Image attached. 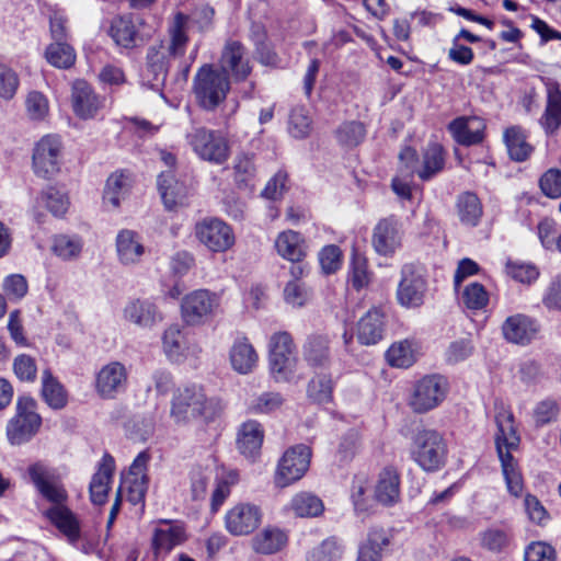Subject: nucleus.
Returning <instances> with one entry per match:
<instances>
[{
  "label": "nucleus",
  "instance_id": "nucleus-1",
  "mask_svg": "<svg viewBox=\"0 0 561 561\" xmlns=\"http://www.w3.org/2000/svg\"><path fill=\"white\" fill-rule=\"evenodd\" d=\"M187 21L185 13L176 12L168 27L169 42L160 39L147 48L145 71L152 88H159L164 83L171 59L185 54L190 41Z\"/></svg>",
  "mask_w": 561,
  "mask_h": 561
},
{
  "label": "nucleus",
  "instance_id": "nucleus-2",
  "mask_svg": "<svg viewBox=\"0 0 561 561\" xmlns=\"http://www.w3.org/2000/svg\"><path fill=\"white\" fill-rule=\"evenodd\" d=\"M497 432L495 447L501 461L502 471L508 492L519 496L524 489L523 478L512 451L519 446L520 437L517 433L512 412L502 410L495 415Z\"/></svg>",
  "mask_w": 561,
  "mask_h": 561
},
{
  "label": "nucleus",
  "instance_id": "nucleus-3",
  "mask_svg": "<svg viewBox=\"0 0 561 561\" xmlns=\"http://www.w3.org/2000/svg\"><path fill=\"white\" fill-rule=\"evenodd\" d=\"M218 412V401L208 398L202 386L186 385L173 393L170 413L176 423H187L197 419L211 421Z\"/></svg>",
  "mask_w": 561,
  "mask_h": 561
},
{
  "label": "nucleus",
  "instance_id": "nucleus-4",
  "mask_svg": "<svg viewBox=\"0 0 561 561\" xmlns=\"http://www.w3.org/2000/svg\"><path fill=\"white\" fill-rule=\"evenodd\" d=\"M230 89L229 78L211 65L202 66L193 80V93L197 104L206 111H215Z\"/></svg>",
  "mask_w": 561,
  "mask_h": 561
},
{
  "label": "nucleus",
  "instance_id": "nucleus-5",
  "mask_svg": "<svg viewBox=\"0 0 561 561\" xmlns=\"http://www.w3.org/2000/svg\"><path fill=\"white\" fill-rule=\"evenodd\" d=\"M412 459L427 472H434L444 467L447 457V444L436 430H417L411 444Z\"/></svg>",
  "mask_w": 561,
  "mask_h": 561
},
{
  "label": "nucleus",
  "instance_id": "nucleus-6",
  "mask_svg": "<svg viewBox=\"0 0 561 561\" xmlns=\"http://www.w3.org/2000/svg\"><path fill=\"white\" fill-rule=\"evenodd\" d=\"M298 358L291 335L286 331L275 332L268 342V365L277 382L290 381L296 373Z\"/></svg>",
  "mask_w": 561,
  "mask_h": 561
},
{
  "label": "nucleus",
  "instance_id": "nucleus-7",
  "mask_svg": "<svg viewBox=\"0 0 561 561\" xmlns=\"http://www.w3.org/2000/svg\"><path fill=\"white\" fill-rule=\"evenodd\" d=\"M42 417L37 413V402L30 396H20L16 400L15 415L7 425V436L12 445L28 442L38 432Z\"/></svg>",
  "mask_w": 561,
  "mask_h": 561
},
{
  "label": "nucleus",
  "instance_id": "nucleus-8",
  "mask_svg": "<svg viewBox=\"0 0 561 561\" xmlns=\"http://www.w3.org/2000/svg\"><path fill=\"white\" fill-rule=\"evenodd\" d=\"M194 236L207 250L222 253L230 250L236 242L233 229L222 219L206 217L194 226Z\"/></svg>",
  "mask_w": 561,
  "mask_h": 561
},
{
  "label": "nucleus",
  "instance_id": "nucleus-9",
  "mask_svg": "<svg viewBox=\"0 0 561 561\" xmlns=\"http://www.w3.org/2000/svg\"><path fill=\"white\" fill-rule=\"evenodd\" d=\"M194 152L203 160L221 164L229 157V145L224 136L205 127H195L186 135Z\"/></svg>",
  "mask_w": 561,
  "mask_h": 561
},
{
  "label": "nucleus",
  "instance_id": "nucleus-10",
  "mask_svg": "<svg viewBox=\"0 0 561 561\" xmlns=\"http://www.w3.org/2000/svg\"><path fill=\"white\" fill-rule=\"evenodd\" d=\"M62 142L57 135H46L34 146L32 167L34 173L43 179H50L60 171Z\"/></svg>",
  "mask_w": 561,
  "mask_h": 561
},
{
  "label": "nucleus",
  "instance_id": "nucleus-11",
  "mask_svg": "<svg viewBox=\"0 0 561 561\" xmlns=\"http://www.w3.org/2000/svg\"><path fill=\"white\" fill-rule=\"evenodd\" d=\"M310 458L311 449L304 444L287 449L278 461L275 484L285 488L300 480L309 469Z\"/></svg>",
  "mask_w": 561,
  "mask_h": 561
},
{
  "label": "nucleus",
  "instance_id": "nucleus-12",
  "mask_svg": "<svg viewBox=\"0 0 561 561\" xmlns=\"http://www.w3.org/2000/svg\"><path fill=\"white\" fill-rule=\"evenodd\" d=\"M427 291V282L422 267L405 264L401 268V280L397 289L399 304L407 308H416L423 305Z\"/></svg>",
  "mask_w": 561,
  "mask_h": 561
},
{
  "label": "nucleus",
  "instance_id": "nucleus-13",
  "mask_svg": "<svg viewBox=\"0 0 561 561\" xmlns=\"http://www.w3.org/2000/svg\"><path fill=\"white\" fill-rule=\"evenodd\" d=\"M27 472L38 493L51 505L67 502L68 493L56 469L36 462L28 467Z\"/></svg>",
  "mask_w": 561,
  "mask_h": 561
},
{
  "label": "nucleus",
  "instance_id": "nucleus-14",
  "mask_svg": "<svg viewBox=\"0 0 561 561\" xmlns=\"http://www.w3.org/2000/svg\"><path fill=\"white\" fill-rule=\"evenodd\" d=\"M404 230L394 215L380 219L373 229L371 245L379 255L391 257L402 247Z\"/></svg>",
  "mask_w": 561,
  "mask_h": 561
},
{
  "label": "nucleus",
  "instance_id": "nucleus-15",
  "mask_svg": "<svg viewBox=\"0 0 561 561\" xmlns=\"http://www.w3.org/2000/svg\"><path fill=\"white\" fill-rule=\"evenodd\" d=\"M219 306L218 297L207 289H197L182 299L181 313L188 325L205 323Z\"/></svg>",
  "mask_w": 561,
  "mask_h": 561
},
{
  "label": "nucleus",
  "instance_id": "nucleus-16",
  "mask_svg": "<svg viewBox=\"0 0 561 561\" xmlns=\"http://www.w3.org/2000/svg\"><path fill=\"white\" fill-rule=\"evenodd\" d=\"M446 396V382L442 376H425L416 382L409 401L415 413H425L436 408Z\"/></svg>",
  "mask_w": 561,
  "mask_h": 561
},
{
  "label": "nucleus",
  "instance_id": "nucleus-17",
  "mask_svg": "<svg viewBox=\"0 0 561 561\" xmlns=\"http://www.w3.org/2000/svg\"><path fill=\"white\" fill-rule=\"evenodd\" d=\"M145 20L131 13L114 16L107 31L115 45L122 49H134L145 42L140 27Z\"/></svg>",
  "mask_w": 561,
  "mask_h": 561
},
{
  "label": "nucleus",
  "instance_id": "nucleus-18",
  "mask_svg": "<svg viewBox=\"0 0 561 561\" xmlns=\"http://www.w3.org/2000/svg\"><path fill=\"white\" fill-rule=\"evenodd\" d=\"M127 386L128 370L121 362H110L96 374L95 390L102 399H115L126 391Z\"/></svg>",
  "mask_w": 561,
  "mask_h": 561
},
{
  "label": "nucleus",
  "instance_id": "nucleus-19",
  "mask_svg": "<svg viewBox=\"0 0 561 561\" xmlns=\"http://www.w3.org/2000/svg\"><path fill=\"white\" fill-rule=\"evenodd\" d=\"M301 355L312 371L330 370L334 362L331 340L325 334L308 335L301 346Z\"/></svg>",
  "mask_w": 561,
  "mask_h": 561
},
{
  "label": "nucleus",
  "instance_id": "nucleus-20",
  "mask_svg": "<svg viewBox=\"0 0 561 561\" xmlns=\"http://www.w3.org/2000/svg\"><path fill=\"white\" fill-rule=\"evenodd\" d=\"M150 460L148 451H141L133 461L128 474L123 478V482L118 492L123 489L127 490V500L133 505L144 503L148 488L147 467Z\"/></svg>",
  "mask_w": 561,
  "mask_h": 561
},
{
  "label": "nucleus",
  "instance_id": "nucleus-21",
  "mask_svg": "<svg viewBox=\"0 0 561 561\" xmlns=\"http://www.w3.org/2000/svg\"><path fill=\"white\" fill-rule=\"evenodd\" d=\"M261 518L262 513L256 505L239 503L227 512L225 523L231 535L245 536L259 527Z\"/></svg>",
  "mask_w": 561,
  "mask_h": 561
},
{
  "label": "nucleus",
  "instance_id": "nucleus-22",
  "mask_svg": "<svg viewBox=\"0 0 561 561\" xmlns=\"http://www.w3.org/2000/svg\"><path fill=\"white\" fill-rule=\"evenodd\" d=\"M165 355L173 362H181L186 357H198L202 347L193 342L178 325L168 328L162 336Z\"/></svg>",
  "mask_w": 561,
  "mask_h": 561
},
{
  "label": "nucleus",
  "instance_id": "nucleus-23",
  "mask_svg": "<svg viewBox=\"0 0 561 561\" xmlns=\"http://www.w3.org/2000/svg\"><path fill=\"white\" fill-rule=\"evenodd\" d=\"M546 87L547 100L542 115L538 123L546 135H554L561 127V89L552 79L541 78Z\"/></svg>",
  "mask_w": 561,
  "mask_h": 561
},
{
  "label": "nucleus",
  "instance_id": "nucleus-24",
  "mask_svg": "<svg viewBox=\"0 0 561 561\" xmlns=\"http://www.w3.org/2000/svg\"><path fill=\"white\" fill-rule=\"evenodd\" d=\"M220 72L229 73L237 81L244 80L251 72L249 60L245 58V48L238 41H228L220 58Z\"/></svg>",
  "mask_w": 561,
  "mask_h": 561
},
{
  "label": "nucleus",
  "instance_id": "nucleus-25",
  "mask_svg": "<svg viewBox=\"0 0 561 561\" xmlns=\"http://www.w3.org/2000/svg\"><path fill=\"white\" fill-rule=\"evenodd\" d=\"M448 130L457 144L469 147L482 142L485 122L478 116H461L449 123Z\"/></svg>",
  "mask_w": 561,
  "mask_h": 561
},
{
  "label": "nucleus",
  "instance_id": "nucleus-26",
  "mask_svg": "<svg viewBox=\"0 0 561 561\" xmlns=\"http://www.w3.org/2000/svg\"><path fill=\"white\" fill-rule=\"evenodd\" d=\"M126 321L144 329H150L162 321V313L154 302L149 299H133L126 304L123 310Z\"/></svg>",
  "mask_w": 561,
  "mask_h": 561
},
{
  "label": "nucleus",
  "instance_id": "nucleus-27",
  "mask_svg": "<svg viewBox=\"0 0 561 561\" xmlns=\"http://www.w3.org/2000/svg\"><path fill=\"white\" fill-rule=\"evenodd\" d=\"M104 100L99 96L85 81H76L72 87V105L75 113L83 118H92L103 106Z\"/></svg>",
  "mask_w": 561,
  "mask_h": 561
},
{
  "label": "nucleus",
  "instance_id": "nucleus-28",
  "mask_svg": "<svg viewBox=\"0 0 561 561\" xmlns=\"http://www.w3.org/2000/svg\"><path fill=\"white\" fill-rule=\"evenodd\" d=\"M157 184L163 205L168 210H174L184 204L187 197V187L175 179L171 169L159 174Z\"/></svg>",
  "mask_w": 561,
  "mask_h": 561
},
{
  "label": "nucleus",
  "instance_id": "nucleus-29",
  "mask_svg": "<svg viewBox=\"0 0 561 561\" xmlns=\"http://www.w3.org/2000/svg\"><path fill=\"white\" fill-rule=\"evenodd\" d=\"M537 331L536 322L520 313L508 317L502 325L504 339L520 345L528 344L535 337Z\"/></svg>",
  "mask_w": 561,
  "mask_h": 561
},
{
  "label": "nucleus",
  "instance_id": "nucleus-30",
  "mask_svg": "<svg viewBox=\"0 0 561 561\" xmlns=\"http://www.w3.org/2000/svg\"><path fill=\"white\" fill-rule=\"evenodd\" d=\"M44 515L49 522L67 537L70 542H76L80 538V524L77 516L70 508L64 504L51 505Z\"/></svg>",
  "mask_w": 561,
  "mask_h": 561
},
{
  "label": "nucleus",
  "instance_id": "nucleus-31",
  "mask_svg": "<svg viewBox=\"0 0 561 561\" xmlns=\"http://www.w3.org/2000/svg\"><path fill=\"white\" fill-rule=\"evenodd\" d=\"M264 432L262 425L253 420L244 422L238 432L237 447L249 459L254 460L261 451Z\"/></svg>",
  "mask_w": 561,
  "mask_h": 561
},
{
  "label": "nucleus",
  "instance_id": "nucleus-32",
  "mask_svg": "<svg viewBox=\"0 0 561 561\" xmlns=\"http://www.w3.org/2000/svg\"><path fill=\"white\" fill-rule=\"evenodd\" d=\"M229 359L233 370L247 375L256 367L259 355L247 337H239L230 348Z\"/></svg>",
  "mask_w": 561,
  "mask_h": 561
},
{
  "label": "nucleus",
  "instance_id": "nucleus-33",
  "mask_svg": "<svg viewBox=\"0 0 561 561\" xmlns=\"http://www.w3.org/2000/svg\"><path fill=\"white\" fill-rule=\"evenodd\" d=\"M391 534L381 527H371L367 539L358 548L356 561H381L382 552L391 542Z\"/></svg>",
  "mask_w": 561,
  "mask_h": 561
},
{
  "label": "nucleus",
  "instance_id": "nucleus-34",
  "mask_svg": "<svg viewBox=\"0 0 561 561\" xmlns=\"http://www.w3.org/2000/svg\"><path fill=\"white\" fill-rule=\"evenodd\" d=\"M356 336L363 345H374L382 339L383 314L379 309L371 308L359 319Z\"/></svg>",
  "mask_w": 561,
  "mask_h": 561
},
{
  "label": "nucleus",
  "instance_id": "nucleus-35",
  "mask_svg": "<svg viewBox=\"0 0 561 561\" xmlns=\"http://www.w3.org/2000/svg\"><path fill=\"white\" fill-rule=\"evenodd\" d=\"M375 499L385 506H391L399 501L400 476L397 469L386 467L381 470L375 488Z\"/></svg>",
  "mask_w": 561,
  "mask_h": 561
},
{
  "label": "nucleus",
  "instance_id": "nucleus-36",
  "mask_svg": "<svg viewBox=\"0 0 561 561\" xmlns=\"http://www.w3.org/2000/svg\"><path fill=\"white\" fill-rule=\"evenodd\" d=\"M503 140L508 157L515 162L526 161L534 151V147L527 141L526 130L518 125L507 127Z\"/></svg>",
  "mask_w": 561,
  "mask_h": 561
},
{
  "label": "nucleus",
  "instance_id": "nucleus-37",
  "mask_svg": "<svg viewBox=\"0 0 561 561\" xmlns=\"http://www.w3.org/2000/svg\"><path fill=\"white\" fill-rule=\"evenodd\" d=\"M116 251L121 263L128 265L140 261L145 247L137 232L124 229L116 237Z\"/></svg>",
  "mask_w": 561,
  "mask_h": 561
},
{
  "label": "nucleus",
  "instance_id": "nucleus-38",
  "mask_svg": "<svg viewBox=\"0 0 561 561\" xmlns=\"http://www.w3.org/2000/svg\"><path fill=\"white\" fill-rule=\"evenodd\" d=\"M113 469V458L105 455L98 472L93 474L90 482V499L93 504L102 505L106 502Z\"/></svg>",
  "mask_w": 561,
  "mask_h": 561
},
{
  "label": "nucleus",
  "instance_id": "nucleus-39",
  "mask_svg": "<svg viewBox=\"0 0 561 561\" xmlns=\"http://www.w3.org/2000/svg\"><path fill=\"white\" fill-rule=\"evenodd\" d=\"M184 540L185 531L182 526L164 522L163 526L154 529L152 548L156 554L168 553Z\"/></svg>",
  "mask_w": 561,
  "mask_h": 561
},
{
  "label": "nucleus",
  "instance_id": "nucleus-40",
  "mask_svg": "<svg viewBox=\"0 0 561 561\" xmlns=\"http://www.w3.org/2000/svg\"><path fill=\"white\" fill-rule=\"evenodd\" d=\"M288 541L286 533L278 528L266 527L251 540L252 549L260 554H274L280 551Z\"/></svg>",
  "mask_w": 561,
  "mask_h": 561
},
{
  "label": "nucleus",
  "instance_id": "nucleus-41",
  "mask_svg": "<svg viewBox=\"0 0 561 561\" xmlns=\"http://www.w3.org/2000/svg\"><path fill=\"white\" fill-rule=\"evenodd\" d=\"M277 253L290 262H300L306 256V248L300 233L287 230L275 241Z\"/></svg>",
  "mask_w": 561,
  "mask_h": 561
},
{
  "label": "nucleus",
  "instance_id": "nucleus-42",
  "mask_svg": "<svg viewBox=\"0 0 561 561\" xmlns=\"http://www.w3.org/2000/svg\"><path fill=\"white\" fill-rule=\"evenodd\" d=\"M307 385L308 398L318 403L324 404L332 400L334 381L330 370H317Z\"/></svg>",
  "mask_w": 561,
  "mask_h": 561
},
{
  "label": "nucleus",
  "instance_id": "nucleus-43",
  "mask_svg": "<svg viewBox=\"0 0 561 561\" xmlns=\"http://www.w3.org/2000/svg\"><path fill=\"white\" fill-rule=\"evenodd\" d=\"M42 398L53 410H61L67 405L68 394L64 386L53 376L49 369L42 374Z\"/></svg>",
  "mask_w": 561,
  "mask_h": 561
},
{
  "label": "nucleus",
  "instance_id": "nucleus-44",
  "mask_svg": "<svg viewBox=\"0 0 561 561\" xmlns=\"http://www.w3.org/2000/svg\"><path fill=\"white\" fill-rule=\"evenodd\" d=\"M457 215L460 222L468 227H476L479 225L483 214L480 199L474 193L465 192L457 198Z\"/></svg>",
  "mask_w": 561,
  "mask_h": 561
},
{
  "label": "nucleus",
  "instance_id": "nucleus-45",
  "mask_svg": "<svg viewBox=\"0 0 561 561\" xmlns=\"http://www.w3.org/2000/svg\"><path fill=\"white\" fill-rule=\"evenodd\" d=\"M444 163L445 159L443 147L436 142L428 144L424 150L423 163L417 171V175L423 181H427L443 170Z\"/></svg>",
  "mask_w": 561,
  "mask_h": 561
},
{
  "label": "nucleus",
  "instance_id": "nucleus-46",
  "mask_svg": "<svg viewBox=\"0 0 561 561\" xmlns=\"http://www.w3.org/2000/svg\"><path fill=\"white\" fill-rule=\"evenodd\" d=\"M256 170L253 163V158L249 154H238L233 163V178L239 188L254 187Z\"/></svg>",
  "mask_w": 561,
  "mask_h": 561
},
{
  "label": "nucleus",
  "instance_id": "nucleus-47",
  "mask_svg": "<svg viewBox=\"0 0 561 561\" xmlns=\"http://www.w3.org/2000/svg\"><path fill=\"white\" fill-rule=\"evenodd\" d=\"M290 508L299 517H314L323 512L324 506L317 495L300 492L291 499Z\"/></svg>",
  "mask_w": 561,
  "mask_h": 561
},
{
  "label": "nucleus",
  "instance_id": "nucleus-48",
  "mask_svg": "<svg viewBox=\"0 0 561 561\" xmlns=\"http://www.w3.org/2000/svg\"><path fill=\"white\" fill-rule=\"evenodd\" d=\"M47 61L61 69L70 68L76 61L75 49L67 42H54L46 48Z\"/></svg>",
  "mask_w": 561,
  "mask_h": 561
},
{
  "label": "nucleus",
  "instance_id": "nucleus-49",
  "mask_svg": "<svg viewBox=\"0 0 561 561\" xmlns=\"http://www.w3.org/2000/svg\"><path fill=\"white\" fill-rule=\"evenodd\" d=\"M386 356L391 366L399 368H408L415 362L412 343L407 340L392 344L387 351Z\"/></svg>",
  "mask_w": 561,
  "mask_h": 561
},
{
  "label": "nucleus",
  "instance_id": "nucleus-50",
  "mask_svg": "<svg viewBox=\"0 0 561 561\" xmlns=\"http://www.w3.org/2000/svg\"><path fill=\"white\" fill-rule=\"evenodd\" d=\"M127 190L128 176L123 172H115L106 181L103 198L113 207H118L121 198L124 197Z\"/></svg>",
  "mask_w": 561,
  "mask_h": 561
},
{
  "label": "nucleus",
  "instance_id": "nucleus-51",
  "mask_svg": "<svg viewBox=\"0 0 561 561\" xmlns=\"http://www.w3.org/2000/svg\"><path fill=\"white\" fill-rule=\"evenodd\" d=\"M511 541V534L503 528L491 527L480 533V543L488 551L497 553L503 551Z\"/></svg>",
  "mask_w": 561,
  "mask_h": 561
},
{
  "label": "nucleus",
  "instance_id": "nucleus-52",
  "mask_svg": "<svg viewBox=\"0 0 561 561\" xmlns=\"http://www.w3.org/2000/svg\"><path fill=\"white\" fill-rule=\"evenodd\" d=\"M461 301L470 310H481L489 302V293L482 284L472 282L465 286Z\"/></svg>",
  "mask_w": 561,
  "mask_h": 561
},
{
  "label": "nucleus",
  "instance_id": "nucleus-53",
  "mask_svg": "<svg viewBox=\"0 0 561 561\" xmlns=\"http://www.w3.org/2000/svg\"><path fill=\"white\" fill-rule=\"evenodd\" d=\"M82 245L79 237L60 234L54 239L53 251L62 260H72L79 256Z\"/></svg>",
  "mask_w": 561,
  "mask_h": 561
},
{
  "label": "nucleus",
  "instance_id": "nucleus-54",
  "mask_svg": "<svg viewBox=\"0 0 561 561\" xmlns=\"http://www.w3.org/2000/svg\"><path fill=\"white\" fill-rule=\"evenodd\" d=\"M342 554L343 548L339 541L335 538H328L308 552L307 561H336Z\"/></svg>",
  "mask_w": 561,
  "mask_h": 561
},
{
  "label": "nucleus",
  "instance_id": "nucleus-55",
  "mask_svg": "<svg viewBox=\"0 0 561 561\" xmlns=\"http://www.w3.org/2000/svg\"><path fill=\"white\" fill-rule=\"evenodd\" d=\"M25 110L32 121H43L48 115L49 103L46 95L39 91H31L25 99Z\"/></svg>",
  "mask_w": 561,
  "mask_h": 561
},
{
  "label": "nucleus",
  "instance_id": "nucleus-56",
  "mask_svg": "<svg viewBox=\"0 0 561 561\" xmlns=\"http://www.w3.org/2000/svg\"><path fill=\"white\" fill-rule=\"evenodd\" d=\"M288 130L295 138H305L311 131V118L304 107L291 110L288 122Z\"/></svg>",
  "mask_w": 561,
  "mask_h": 561
},
{
  "label": "nucleus",
  "instance_id": "nucleus-57",
  "mask_svg": "<svg viewBox=\"0 0 561 561\" xmlns=\"http://www.w3.org/2000/svg\"><path fill=\"white\" fill-rule=\"evenodd\" d=\"M20 85L19 75L14 69L0 62V99L9 101L14 98Z\"/></svg>",
  "mask_w": 561,
  "mask_h": 561
},
{
  "label": "nucleus",
  "instance_id": "nucleus-58",
  "mask_svg": "<svg viewBox=\"0 0 561 561\" xmlns=\"http://www.w3.org/2000/svg\"><path fill=\"white\" fill-rule=\"evenodd\" d=\"M336 137L344 146H357L365 137V127L359 122H346L336 130Z\"/></svg>",
  "mask_w": 561,
  "mask_h": 561
},
{
  "label": "nucleus",
  "instance_id": "nucleus-59",
  "mask_svg": "<svg viewBox=\"0 0 561 561\" xmlns=\"http://www.w3.org/2000/svg\"><path fill=\"white\" fill-rule=\"evenodd\" d=\"M284 403V399L278 392H264L253 399L249 404V411L254 414L271 413L279 409Z\"/></svg>",
  "mask_w": 561,
  "mask_h": 561
},
{
  "label": "nucleus",
  "instance_id": "nucleus-60",
  "mask_svg": "<svg viewBox=\"0 0 561 561\" xmlns=\"http://www.w3.org/2000/svg\"><path fill=\"white\" fill-rule=\"evenodd\" d=\"M42 199L54 216H62L68 210V196L55 187H48L43 192Z\"/></svg>",
  "mask_w": 561,
  "mask_h": 561
},
{
  "label": "nucleus",
  "instance_id": "nucleus-61",
  "mask_svg": "<svg viewBox=\"0 0 561 561\" xmlns=\"http://www.w3.org/2000/svg\"><path fill=\"white\" fill-rule=\"evenodd\" d=\"M2 289L5 298L19 301L27 294V280L21 274H11L3 279Z\"/></svg>",
  "mask_w": 561,
  "mask_h": 561
},
{
  "label": "nucleus",
  "instance_id": "nucleus-62",
  "mask_svg": "<svg viewBox=\"0 0 561 561\" xmlns=\"http://www.w3.org/2000/svg\"><path fill=\"white\" fill-rule=\"evenodd\" d=\"M473 351L474 346L471 340L460 339L449 344L445 352V359L448 364H457L470 357Z\"/></svg>",
  "mask_w": 561,
  "mask_h": 561
},
{
  "label": "nucleus",
  "instance_id": "nucleus-63",
  "mask_svg": "<svg viewBox=\"0 0 561 561\" xmlns=\"http://www.w3.org/2000/svg\"><path fill=\"white\" fill-rule=\"evenodd\" d=\"M554 548L543 541L530 542L525 549L524 561H556Z\"/></svg>",
  "mask_w": 561,
  "mask_h": 561
},
{
  "label": "nucleus",
  "instance_id": "nucleus-64",
  "mask_svg": "<svg viewBox=\"0 0 561 561\" xmlns=\"http://www.w3.org/2000/svg\"><path fill=\"white\" fill-rule=\"evenodd\" d=\"M542 193L550 198L561 196V171L558 169H549L539 180Z\"/></svg>",
  "mask_w": 561,
  "mask_h": 561
}]
</instances>
